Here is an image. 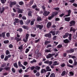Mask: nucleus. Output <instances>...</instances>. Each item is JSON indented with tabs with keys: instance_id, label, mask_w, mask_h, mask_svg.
Segmentation results:
<instances>
[{
	"instance_id": "9d476101",
	"label": "nucleus",
	"mask_w": 77,
	"mask_h": 77,
	"mask_svg": "<svg viewBox=\"0 0 77 77\" xmlns=\"http://www.w3.org/2000/svg\"><path fill=\"white\" fill-rule=\"evenodd\" d=\"M68 14L65 16V17H69L70 16V14L71 13V11L70 10H69L68 11Z\"/></svg>"
},
{
	"instance_id": "338daca9",
	"label": "nucleus",
	"mask_w": 77,
	"mask_h": 77,
	"mask_svg": "<svg viewBox=\"0 0 77 77\" xmlns=\"http://www.w3.org/2000/svg\"><path fill=\"white\" fill-rule=\"evenodd\" d=\"M12 71L13 72H15V70L14 68H12Z\"/></svg>"
},
{
	"instance_id": "dca6fc26",
	"label": "nucleus",
	"mask_w": 77,
	"mask_h": 77,
	"mask_svg": "<svg viewBox=\"0 0 77 77\" xmlns=\"http://www.w3.org/2000/svg\"><path fill=\"white\" fill-rule=\"evenodd\" d=\"M70 32L73 31V32H74L75 31V29L73 27H71L70 28Z\"/></svg>"
},
{
	"instance_id": "79ce46f5",
	"label": "nucleus",
	"mask_w": 77,
	"mask_h": 77,
	"mask_svg": "<svg viewBox=\"0 0 77 77\" xmlns=\"http://www.w3.org/2000/svg\"><path fill=\"white\" fill-rule=\"evenodd\" d=\"M35 75H36V76H39V75H40V73L39 72H37L35 74Z\"/></svg>"
},
{
	"instance_id": "e2e57ef3",
	"label": "nucleus",
	"mask_w": 77,
	"mask_h": 77,
	"mask_svg": "<svg viewBox=\"0 0 77 77\" xmlns=\"http://www.w3.org/2000/svg\"><path fill=\"white\" fill-rule=\"evenodd\" d=\"M20 23L22 25H23V20H20Z\"/></svg>"
},
{
	"instance_id": "f8f14e48",
	"label": "nucleus",
	"mask_w": 77,
	"mask_h": 77,
	"mask_svg": "<svg viewBox=\"0 0 77 77\" xmlns=\"http://www.w3.org/2000/svg\"><path fill=\"white\" fill-rule=\"evenodd\" d=\"M46 70L45 69H41V74H43V73H44V72H46Z\"/></svg>"
},
{
	"instance_id": "8fccbe9b",
	"label": "nucleus",
	"mask_w": 77,
	"mask_h": 77,
	"mask_svg": "<svg viewBox=\"0 0 77 77\" xmlns=\"http://www.w3.org/2000/svg\"><path fill=\"white\" fill-rule=\"evenodd\" d=\"M22 27L25 29H28V27L26 26H22Z\"/></svg>"
},
{
	"instance_id": "2f4dec72",
	"label": "nucleus",
	"mask_w": 77,
	"mask_h": 77,
	"mask_svg": "<svg viewBox=\"0 0 77 77\" xmlns=\"http://www.w3.org/2000/svg\"><path fill=\"white\" fill-rule=\"evenodd\" d=\"M15 39H16L17 42L20 41H21V38H18L17 37H16L15 38Z\"/></svg>"
},
{
	"instance_id": "393cba45",
	"label": "nucleus",
	"mask_w": 77,
	"mask_h": 77,
	"mask_svg": "<svg viewBox=\"0 0 77 77\" xmlns=\"http://www.w3.org/2000/svg\"><path fill=\"white\" fill-rule=\"evenodd\" d=\"M4 11H5V8L3 7L1 10L0 13L2 14V13Z\"/></svg>"
},
{
	"instance_id": "c9c22d12",
	"label": "nucleus",
	"mask_w": 77,
	"mask_h": 77,
	"mask_svg": "<svg viewBox=\"0 0 77 77\" xmlns=\"http://www.w3.org/2000/svg\"><path fill=\"white\" fill-rule=\"evenodd\" d=\"M1 1L3 4H4L6 2V0H1Z\"/></svg>"
},
{
	"instance_id": "0e129e2a",
	"label": "nucleus",
	"mask_w": 77,
	"mask_h": 77,
	"mask_svg": "<svg viewBox=\"0 0 77 77\" xmlns=\"http://www.w3.org/2000/svg\"><path fill=\"white\" fill-rule=\"evenodd\" d=\"M54 9L56 10V11H58V10H59V8H54Z\"/></svg>"
},
{
	"instance_id": "09e8293b",
	"label": "nucleus",
	"mask_w": 77,
	"mask_h": 77,
	"mask_svg": "<svg viewBox=\"0 0 77 77\" xmlns=\"http://www.w3.org/2000/svg\"><path fill=\"white\" fill-rule=\"evenodd\" d=\"M11 3L12 4V5H16V3H17V2L15 1H14L13 2H12Z\"/></svg>"
},
{
	"instance_id": "6ab92c4d",
	"label": "nucleus",
	"mask_w": 77,
	"mask_h": 77,
	"mask_svg": "<svg viewBox=\"0 0 77 77\" xmlns=\"http://www.w3.org/2000/svg\"><path fill=\"white\" fill-rule=\"evenodd\" d=\"M72 59H73L74 61H77V58H76V57H75V56H72Z\"/></svg>"
},
{
	"instance_id": "b1692460",
	"label": "nucleus",
	"mask_w": 77,
	"mask_h": 77,
	"mask_svg": "<svg viewBox=\"0 0 77 77\" xmlns=\"http://www.w3.org/2000/svg\"><path fill=\"white\" fill-rule=\"evenodd\" d=\"M72 36V34H69L68 39L70 41L71 40V37Z\"/></svg>"
},
{
	"instance_id": "f704fd0d",
	"label": "nucleus",
	"mask_w": 77,
	"mask_h": 77,
	"mask_svg": "<svg viewBox=\"0 0 77 77\" xmlns=\"http://www.w3.org/2000/svg\"><path fill=\"white\" fill-rule=\"evenodd\" d=\"M64 43H68L69 42V41L68 40V39H66L64 40Z\"/></svg>"
},
{
	"instance_id": "ddd939ff",
	"label": "nucleus",
	"mask_w": 77,
	"mask_h": 77,
	"mask_svg": "<svg viewBox=\"0 0 77 77\" xmlns=\"http://www.w3.org/2000/svg\"><path fill=\"white\" fill-rule=\"evenodd\" d=\"M51 25V22H49L48 23L47 26L48 28H49L50 26Z\"/></svg>"
},
{
	"instance_id": "a211bd4d",
	"label": "nucleus",
	"mask_w": 77,
	"mask_h": 77,
	"mask_svg": "<svg viewBox=\"0 0 77 77\" xmlns=\"http://www.w3.org/2000/svg\"><path fill=\"white\" fill-rule=\"evenodd\" d=\"M55 32H56L55 31H51L50 33L52 34V35H56V34L55 33Z\"/></svg>"
},
{
	"instance_id": "412c9836",
	"label": "nucleus",
	"mask_w": 77,
	"mask_h": 77,
	"mask_svg": "<svg viewBox=\"0 0 77 77\" xmlns=\"http://www.w3.org/2000/svg\"><path fill=\"white\" fill-rule=\"evenodd\" d=\"M18 66H19V67H22V66H23V65H22L21 64V62L20 61H19L18 62Z\"/></svg>"
},
{
	"instance_id": "c85d7f7f",
	"label": "nucleus",
	"mask_w": 77,
	"mask_h": 77,
	"mask_svg": "<svg viewBox=\"0 0 77 77\" xmlns=\"http://www.w3.org/2000/svg\"><path fill=\"white\" fill-rule=\"evenodd\" d=\"M50 77H55V74L53 73H51Z\"/></svg>"
},
{
	"instance_id": "3c124183",
	"label": "nucleus",
	"mask_w": 77,
	"mask_h": 77,
	"mask_svg": "<svg viewBox=\"0 0 77 77\" xmlns=\"http://www.w3.org/2000/svg\"><path fill=\"white\" fill-rule=\"evenodd\" d=\"M23 65L25 66H26V65H27V62L26 61H25V62H23Z\"/></svg>"
},
{
	"instance_id": "a19ab883",
	"label": "nucleus",
	"mask_w": 77,
	"mask_h": 77,
	"mask_svg": "<svg viewBox=\"0 0 77 77\" xmlns=\"http://www.w3.org/2000/svg\"><path fill=\"white\" fill-rule=\"evenodd\" d=\"M9 41L8 40H5L4 41V44H8V43H9Z\"/></svg>"
},
{
	"instance_id": "5fc2aeb1",
	"label": "nucleus",
	"mask_w": 77,
	"mask_h": 77,
	"mask_svg": "<svg viewBox=\"0 0 77 77\" xmlns=\"http://www.w3.org/2000/svg\"><path fill=\"white\" fill-rule=\"evenodd\" d=\"M55 21H60V19L58 17H57L55 18Z\"/></svg>"
},
{
	"instance_id": "e433bc0d",
	"label": "nucleus",
	"mask_w": 77,
	"mask_h": 77,
	"mask_svg": "<svg viewBox=\"0 0 77 77\" xmlns=\"http://www.w3.org/2000/svg\"><path fill=\"white\" fill-rule=\"evenodd\" d=\"M23 45H21L18 48V49L19 50H22L23 49Z\"/></svg>"
},
{
	"instance_id": "0eeeda50",
	"label": "nucleus",
	"mask_w": 77,
	"mask_h": 77,
	"mask_svg": "<svg viewBox=\"0 0 77 77\" xmlns=\"http://www.w3.org/2000/svg\"><path fill=\"white\" fill-rule=\"evenodd\" d=\"M69 23L70 24H71L72 26H74L75 23L74 20H72L69 22Z\"/></svg>"
},
{
	"instance_id": "4d7b16f0",
	"label": "nucleus",
	"mask_w": 77,
	"mask_h": 77,
	"mask_svg": "<svg viewBox=\"0 0 77 77\" xmlns=\"http://www.w3.org/2000/svg\"><path fill=\"white\" fill-rule=\"evenodd\" d=\"M31 36H32V37H35L36 36V34H31Z\"/></svg>"
},
{
	"instance_id": "20e7f679",
	"label": "nucleus",
	"mask_w": 77,
	"mask_h": 77,
	"mask_svg": "<svg viewBox=\"0 0 77 77\" xmlns=\"http://www.w3.org/2000/svg\"><path fill=\"white\" fill-rule=\"evenodd\" d=\"M17 12L18 13H23V11H24V10H21V9L18 8H17Z\"/></svg>"
},
{
	"instance_id": "39448f33",
	"label": "nucleus",
	"mask_w": 77,
	"mask_h": 77,
	"mask_svg": "<svg viewBox=\"0 0 77 77\" xmlns=\"http://www.w3.org/2000/svg\"><path fill=\"white\" fill-rule=\"evenodd\" d=\"M53 56V54H49L46 56L47 59H49L51 58Z\"/></svg>"
},
{
	"instance_id": "72a5a7b5",
	"label": "nucleus",
	"mask_w": 77,
	"mask_h": 77,
	"mask_svg": "<svg viewBox=\"0 0 77 77\" xmlns=\"http://www.w3.org/2000/svg\"><path fill=\"white\" fill-rule=\"evenodd\" d=\"M6 55H8L9 54H10V52L9 50H7L6 51Z\"/></svg>"
},
{
	"instance_id": "9b49d317",
	"label": "nucleus",
	"mask_w": 77,
	"mask_h": 77,
	"mask_svg": "<svg viewBox=\"0 0 77 77\" xmlns=\"http://www.w3.org/2000/svg\"><path fill=\"white\" fill-rule=\"evenodd\" d=\"M59 64V63H57V62L56 61H55L54 62L53 65V66H56V65H58Z\"/></svg>"
},
{
	"instance_id": "5701e85b",
	"label": "nucleus",
	"mask_w": 77,
	"mask_h": 77,
	"mask_svg": "<svg viewBox=\"0 0 77 77\" xmlns=\"http://www.w3.org/2000/svg\"><path fill=\"white\" fill-rule=\"evenodd\" d=\"M66 74V72L65 71H63L61 74V76H63L65 75Z\"/></svg>"
},
{
	"instance_id": "f03ea898",
	"label": "nucleus",
	"mask_w": 77,
	"mask_h": 77,
	"mask_svg": "<svg viewBox=\"0 0 77 77\" xmlns=\"http://www.w3.org/2000/svg\"><path fill=\"white\" fill-rule=\"evenodd\" d=\"M35 27L37 28H39V30H42V29L43 28V26L40 25H36L35 26Z\"/></svg>"
},
{
	"instance_id": "4be33fe9",
	"label": "nucleus",
	"mask_w": 77,
	"mask_h": 77,
	"mask_svg": "<svg viewBox=\"0 0 77 77\" xmlns=\"http://www.w3.org/2000/svg\"><path fill=\"white\" fill-rule=\"evenodd\" d=\"M14 67H15L16 68H18V65L17 63H15L14 64Z\"/></svg>"
},
{
	"instance_id": "bb28decb",
	"label": "nucleus",
	"mask_w": 77,
	"mask_h": 77,
	"mask_svg": "<svg viewBox=\"0 0 77 77\" xmlns=\"http://www.w3.org/2000/svg\"><path fill=\"white\" fill-rule=\"evenodd\" d=\"M41 18L40 17H38L37 18V21H41Z\"/></svg>"
},
{
	"instance_id": "864d4df0",
	"label": "nucleus",
	"mask_w": 77,
	"mask_h": 77,
	"mask_svg": "<svg viewBox=\"0 0 77 77\" xmlns=\"http://www.w3.org/2000/svg\"><path fill=\"white\" fill-rule=\"evenodd\" d=\"M36 7H37V5H33L32 7V8L33 9H35V8H36Z\"/></svg>"
},
{
	"instance_id": "6e6552de",
	"label": "nucleus",
	"mask_w": 77,
	"mask_h": 77,
	"mask_svg": "<svg viewBox=\"0 0 77 77\" xmlns=\"http://www.w3.org/2000/svg\"><path fill=\"white\" fill-rule=\"evenodd\" d=\"M74 50L72 49H70L69 50H68L67 51V53H73L74 52Z\"/></svg>"
},
{
	"instance_id": "ea45409f",
	"label": "nucleus",
	"mask_w": 77,
	"mask_h": 77,
	"mask_svg": "<svg viewBox=\"0 0 77 77\" xmlns=\"http://www.w3.org/2000/svg\"><path fill=\"white\" fill-rule=\"evenodd\" d=\"M49 43H50V41H46L45 42V44L47 45V44H49Z\"/></svg>"
},
{
	"instance_id": "680f3d73",
	"label": "nucleus",
	"mask_w": 77,
	"mask_h": 77,
	"mask_svg": "<svg viewBox=\"0 0 77 77\" xmlns=\"http://www.w3.org/2000/svg\"><path fill=\"white\" fill-rule=\"evenodd\" d=\"M65 36H66L67 37H68V36H69V33L67 32L66 33V34H65Z\"/></svg>"
},
{
	"instance_id": "473e14b6",
	"label": "nucleus",
	"mask_w": 77,
	"mask_h": 77,
	"mask_svg": "<svg viewBox=\"0 0 77 77\" xmlns=\"http://www.w3.org/2000/svg\"><path fill=\"white\" fill-rule=\"evenodd\" d=\"M35 62H36V60L35 59H33L32 61H31L30 62L31 63Z\"/></svg>"
},
{
	"instance_id": "de8ad7c7",
	"label": "nucleus",
	"mask_w": 77,
	"mask_h": 77,
	"mask_svg": "<svg viewBox=\"0 0 77 77\" xmlns=\"http://www.w3.org/2000/svg\"><path fill=\"white\" fill-rule=\"evenodd\" d=\"M9 47L10 48H13V45L12 44H10L9 45Z\"/></svg>"
},
{
	"instance_id": "c03bdc74",
	"label": "nucleus",
	"mask_w": 77,
	"mask_h": 77,
	"mask_svg": "<svg viewBox=\"0 0 77 77\" xmlns=\"http://www.w3.org/2000/svg\"><path fill=\"white\" fill-rule=\"evenodd\" d=\"M45 51L46 52H47L48 53H50V52H51V51H50V50H48L47 49H46L45 50Z\"/></svg>"
},
{
	"instance_id": "37998d69",
	"label": "nucleus",
	"mask_w": 77,
	"mask_h": 77,
	"mask_svg": "<svg viewBox=\"0 0 77 77\" xmlns=\"http://www.w3.org/2000/svg\"><path fill=\"white\" fill-rule=\"evenodd\" d=\"M35 68V67L34 66L30 67V69H31V70H33Z\"/></svg>"
},
{
	"instance_id": "7c9ffc66",
	"label": "nucleus",
	"mask_w": 77,
	"mask_h": 77,
	"mask_svg": "<svg viewBox=\"0 0 77 77\" xmlns=\"http://www.w3.org/2000/svg\"><path fill=\"white\" fill-rule=\"evenodd\" d=\"M70 74V76H72L74 75V73L72 72H69Z\"/></svg>"
},
{
	"instance_id": "c756f323",
	"label": "nucleus",
	"mask_w": 77,
	"mask_h": 77,
	"mask_svg": "<svg viewBox=\"0 0 77 77\" xmlns=\"http://www.w3.org/2000/svg\"><path fill=\"white\" fill-rule=\"evenodd\" d=\"M28 15L29 17L32 16V11H29L28 13Z\"/></svg>"
},
{
	"instance_id": "603ef678",
	"label": "nucleus",
	"mask_w": 77,
	"mask_h": 77,
	"mask_svg": "<svg viewBox=\"0 0 77 77\" xmlns=\"http://www.w3.org/2000/svg\"><path fill=\"white\" fill-rule=\"evenodd\" d=\"M23 2H20L19 3V5H23Z\"/></svg>"
},
{
	"instance_id": "bf43d9fd",
	"label": "nucleus",
	"mask_w": 77,
	"mask_h": 77,
	"mask_svg": "<svg viewBox=\"0 0 77 77\" xmlns=\"http://www.w3.org/2000/svg\"><path fill=\"white\" fill-rule=\"evenodd\" d=\"M57 38V36H55L53 37V40H54V41H55L56 39Z\"/></svg>"
},
{
	"instance_id": "cd10ccee",
	"label": "nucleus",
	"mask_w": 77,
	"mask_h": 77,
	"mask_svg": "<svg viewBox=\"0 0 77 77\" xmlns=\"http://www.w3.org/2000/svg\"><path fill=\"white\" fill-rule=\"evenodd\" d=\"M35 21V19L33 20L31 22V25H33L34 24V21Z\"/></svg>"
},
{
	"instance_id": "052dcab7",
	"label": "nucleus",
	"mask_w": 77,
	"mask_h": 77,
	"mask_svg": "<svg viewBox=\"0 0 77 77\" xmlns=\"http://www.w3.org/2000/svg\"><path fill=\"white\" fill-rule=\"evenodd\" d=\"M52 61H49V62L48 63L49 64V65H51V64H52Z\"/></svg>"
},
{
	"instance_id": "58836bf2",
	"label": "nucleus",
	"mask_w": 77,
	"mask_h": 77,
	"mask_svg": "<svg viewBox=\"0 0 77 77\" xmlns=\"http://www.w3.org/2000/svg\"><path fill=\"white\" fill-rule=\"evenodd\" d=\"M50 74H51V73L50 72H48L47 73V74L46 75V77H48L49 75H50Z\"/></svg>"
},
{
	"instance_id": "4468645a",
	"label": "nucleus",
	"mask_w": 77,
	"mask_h": 77,
	"mask_svg": "<svg viewBox=\"0 0 77 77\" xmlns=\"http://www.w3.org/2000/svg\"><path fill=\"white\" fill-rule=\"evenodd\" d=\"M46 69L47 70V71H51V69L50 68V67L48 66H47L46 67Z\"/></svg>"
},
{
	"instance_id": "1a4fd4ad",
	"label": "nucleus",
	"mask_w": 77,
	"mask_h": 77,
	"mask_svg": "<svg viewBox=\"0 0 77 77\" xmlns=\"http://www.w3.org/2000/svg\"><path fill=\"white\" fill-rule=\"evenodd\" d=\"M45 36L46 37H48V38H50L51 37V34L50 33L46 34Z\"/></svg>"
},
{
	"instance_id": "6e6d98bb",
	"label": "nucleus",
	"mask_w": 77,
	"mask_h": 77,
	"mask_svg": "<svg viewBox=\"0 0 77 77\" xmlns=\"http://www.w3.org/2000/svg\"><path fill=\"white\" fill-rule=\"evenodd\" d=\"M6 35L7 37H9V36H10V34L8 32L7 33Z\"/></svg>"
},
{
	"instance_id": "a878e982",
	"label": "nucleus",
	"mask_w": 77,
	"mask_h": 77,
	"mask_svg": "<svg viewBox=\"0 0 77 77\" xmlns=\"http://www.w3.org/2000/svg\"><path fill=\"white\" fill-rule=\"evenodd\" d=\"M15 22H16V23H19V20L17 18H15L14 19Z\"/></svg>"
},
{
	"instance_id": "423d86ee",
	"label": "nucleus",
	"mask_w": 77,
	"mask_h": 77,
	"mask_svg": "<svg viewBox=\"0 0 77 77\" xmlns=\"http://www.w3.org/2000/svg\"><path fill=\"white\" fill-rule=\"evenodd\" d=\"M5 32H2L1 34H0V37H3V38H5Z\"/></svg>"
},
{
	"instance_id": "a18cd8bd",
	"label": "nucleus",
	"mask_w": 77,
	"mask_h": 77,
	"mask_svg": "<svg viewBox=\"0 0 77 77\" xmlns=\"http://www.w3.org/2000/svg\"><path fill=\"white\" fill-rule=\"evenodd\" d=\"M30 50L29 49H28V48L26 49V51H25V52L26 53H27Z\"/></svg>"
},
{
	"instance_id": "4c0bfd02",
	"label": "nucleus",
	"mask_w": 77,
	"mask_h": 77,
	"mask_svg": "<svg viewBox=\"0 0 77 77\" xmlns=\"http://www.w3.org/2000/svg\"><path fill=\"white\" fill-rule=\"evenodd\" d=\"M54 17V16H53V15H52L51 16H50L48 17V19L49 20H50L52 18H53Z\"/></svg>"
},
{
	"instance_id": "7ed1b4c3",
	"label": "nucleus",
	"mask_w": 77,
	"mask_h": 77,
	"mask_svg": "<svg viewBox=\"0 0 77 77\" xmlns=\"http://www.w3.org/2000/svg\"><path fill=\"white\" fill-rule=\"evenodd\" d=\"M50 13V12L49 11H45L43 13V15L45 16H47V15H48V14H49Z\"/></svg>"
},
{
	"instance_id": "2eb2a0df",
	"label": "nucleus",
	"mask_w": 77,
	"mask_h": 77,
	"mask_svg": "<svg viewBox=\"0 0 77 77\" xmlns=\"http://www.w3.org/2000/svg\"><path fill=\"white\" fill-rule=\"evenodd\" d=\"M65 20L66 21H70V17H66L65 18Z\"/></svg>"
},
{
	"instance_id": "aec40b11",
	"label": "nucleus",
	"mask_w": 77,
	"mask_h": 77,
	"mask_svg": "<svg viewBox=\"0 0 77 77\" xmlns=\"http://www.w3.org/2000/svg\"><path fill=\"white\" fill-rule=\"evenodd\" d=\"M58 14V13L56 11L52 13V15L54 16V17L55 15H57Z\"/></svg>"
},
{
	"instance_id": "f257e3e1",
	"label": "nucleus",
	"mask_w": 77,
	"mask_h": 77,
	"mask_svg": "<svg viewBox=\"0 0 77 77\" xmlns=\"http://www.w3.org/2000/svg\"><path fill=\"white\" fill-rule=\"evenodd\" d=\"M74 63L73 65H71L69 64H67V66H68V67H70V68H73L74 66H76L77 64V62L76 61H74Z\"/></svg>"
},
{
	"instance_id": "49530a36",
	"label": "nucleus",
	"mask_w": 77,
	"mask_h": 77,
	"mask_svg": "<svg viewBox=\"0 0 77 77\" xmlns=\"http://www.w3.org/2000/svg\"><path fill=\"white\" fill-rule=\"evenodd\" d=\"M29 36V34H27L26 35V39H28Z\"/></svg>"
},
{
	"instance_id": "f3484780",
	"label": "nucleus",
	"mask_w": 77,
	"mask_h": 77,
	"mask_svg": "<svg viewBox=\"0 0 77 77\" xmlns=\"http://www.w3.org/2000/svg\"><path fill=\"white\" fill-rule=\"evenodd\" d=\"M40 68H41V67L37 66L35 67V69H36L37 70H39L40 69Z\"/></svg>"
},
{
	"instance_id": "13d9d810",
	"label": "nucleus",
	"mask_w": 77,
	"mask_h": 77,
	"mask_svg": "<svg viewBox=\"0 0 77 77\" xmlns=\"http://www.w3.org/2000/svg\"><path fill=\"white\" fill-rule=\"evenodd\" d=\"M59 43L58 42H54V44L55 45H57Z\"/></svg>"
},
{
	"instance_id": "774afa93",
	"label": "nucleus",
	"mask_w": 77,
	"mask_h": 77,
	"mask_svg": "<svg viewBox=\"0 0 77 77\" xmlns=\"http://www.w3.org/2000/svg\"><path fill=\"white\" fill-rule=\"evenodd\" d=\"M24 77H29V75H23Z\"/></svg>"
},
{
	"instance_id": "69168bd1",
	"label": "nucleus",
	"mask_w": 77,
	"mask_h": 77,
	"mask_svg": "<svg viewBox=\"0 0 77 77\" xmlns=\"http://www.w3.org/2000/svg\"><path fill=\"white\" fill-rule=\"evenodd\" d=\"M62 47V45H58L57 46V48H61Z\"/></svg>"
}]
</instances>
